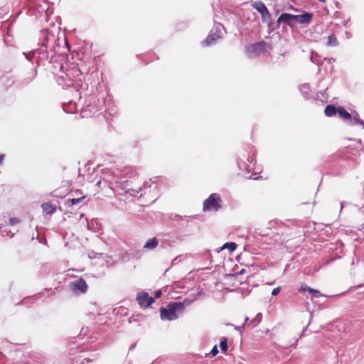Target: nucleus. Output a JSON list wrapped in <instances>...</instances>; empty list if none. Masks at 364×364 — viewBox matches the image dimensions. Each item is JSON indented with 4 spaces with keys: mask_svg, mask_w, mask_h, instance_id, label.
I'll list each match as a JSON object with an SVG mask.
<instances>
[{
    "mask_svg": "<svg viewBox=\"0 0 364 364\" xmlns=\"http://www.w3.org/2000/svg\"><path fill=\"white\" fill-rule=\"evenodd\" d=\"M185 306L182 302H171L166 307L160 309V316L162 320H174L177 318L176 312L177 311H183Z\"/></svg>",
    "mask_w": 364,
    "mask_h": 364,
    "instance_id": "f257e3e1",
    "label": "nucleus"
},
{
    "mask_svg": "<svg viewBox=\"0 0 364 364\" xmlns=\"http://www.w3.org/2000/svg\"><path fill=\"white\" fill-rule=\"evenodd\" d=\"M222 199L218 193H212L203 201V210L207 211H218L221 208Z\"/></svg>",
    "mask_w": 364,
    "mask_h": 364,
    "instance_id": "f03ea898",
    "label": "nucleus"
},
{
    "mask_svg": "<svg viewBox=\"0 0 364 364\" xmlns=\"http://www.w3.org/2000/svg\"><path fill=\"white\" fill-rule=\"evenodd\" d=\"M252 7L260 14L263 22H269L271 21V14L262 1H258L255 2L252 4Z\"/></svg>",
    "mask_w": 364,
    "mask_h": 364,
    "instance_id": "7ed1b4c3",
    "label": "nucleus"
},
{
    "mask_svg": "<svg viewBox=\"0 0 364 364\" xmlns=\"http://www.w3.org/2000/svg\"><path fill=\"white\" fill-rule=\"evenodd\" d=\"M136 299L138 304L143 308H148L154 302V298L150 296L145 291L138 293Z\"/></svg>",
    "mask_w": 364,
    "mask_h": 364,
    "instance_id": "20e7f679",
    "label": "nucleus"
},
{
    "mask_svg": "<svg viewBox=\"0 0 364 364\" xmlns=\"http://www.w3.org/2000/svg\"><path fill=\"white\" fill-rule=\"evenodd\" d=\"M284 23L291 27L294 26L295 22V15L287 13H282L277 19V23Z\"/></svg>",
    "mask_w": 364,
    "mask_h": 364,
    "instance_id": "39448f33",
    "label": "nucleus"
},
{
    "mask_svg": "<svg viewBox=\"0 0 364 364\" xmlns=\"http://www.w3.org/2000/svg\"><path fill=\"white\" fill-rule=\"evenodd\" d=\"M70 287L73 290L77 289L82 294L86 293L88 289V286H87L86 282L82 278H80V279L71 282Z\"/></svg>",
    "mask_w": 364,
    "mask_h": 364,
    "instance_id": "423d86ee",
    "label": "nucleus"
},
{
    "mask_svg": "<svg viewBox=\"0 0 364 364\" xmlns=\"http://www.w3.org/2000/svg\"><path fill=\"white\" fill-rule=\"evenodd\" d=\"M221 37L216 33L209 34L207 38L202 42L203 46H210L216 43L218 40Z\"/></svg>",
    "mask_w": 364,
    "mask_h": 364,
    "instance_id": "0eeeda50",
    "label": "nucleus"
},
{
    "mask_svg": "<svg viewBox=\"0 0 364 364\" xmlns=\"http://www.w3.org/2000/svg\"><path fill=\"white\" fill-rule=\"evenodd\" d=\"M312 19V14L305 13L301 15H295V22L300 24H308Z\"/></svg>",
    "mask_w": 364,
    "mask_h": 364,
    "instance_id": "6e6552de",
    "label": "nucleus"
},
{
    "mask_svg": "<svg viewBox=\"0 0 364 364\" xmlns=\"http://www.w3.org/2000/svg\"><path fill=\"white\" fill-rule=\"evenodd\" d=\"M263 48H264V43L263 42L258 43H255V44L250 45L247 48V51L249 53H254L255 55H258L262 50Z\"/></svg>",
    "mask_w": 364,
    "mask_h": 364,
    "instance_id": "1a4fd4ad",
    "label": "nucleus"
},
{
    "mask_svg": "<svg viewBox=\"0 0 364 364\" xmlns=\"http://www.w3.org/2000/svg\"><path fill=\"white\" fill-rule=\"evenodd\" d=\"M159 245V240L156 237L149 239L144 245V249L151 250L155 249Z\"/></svg>",
    "mask_w": 364,
    "mask_h": 364,
    "instance_id": "9d476101",
    "label": "nucleus"
},
{
    "mask_svg": "<svg viewBox=\"0 0 364 364\" xmlns=\"http://www.w3.org/2000/svg\"><path fill=\"white\" fill-rule=\"evenodd\" d=\"M41 207L43 211L49 215L53 214L56 211L55 205H53L50 202L43 203Z\"/></svg>",
    "mask_w": 364,
    "mask_h": 364,
    "instance_id": "9b49d317",
    "label": "nucleus"
},
{
    "mask_svg": "<svg viewBox=\"0 0 364 364\" xmlns=\"http://www.w3.org/2000/svg\"><path fill=\"white\" fill-rule=\"evenodd\" d=\"M82 192L80 190H76L74 192V195L77 197L75 198H72L68 200V203H70L72 205H76L82 201V199L85 198V196H82Z\"/></svg>",
    "mask_w": 364,
    "mask_h": 364,
    "instance_id": "f8f14e48",
    "label": "nucleus"
},
{
    "mask_svg": "<svg viewBox=\"0 0 364 364\" xmlns=\"http://www.w3.org/2000/svg\"><path fill=\"white\" fill-rule=\"evenodd\" d=\"M337 113L343 119L351 120V114L343 107H338Z\"/></svg>",
    "mask_w": 364,
    "mask_h": 364,
    "instance_id": "ddd939ff",
    "label": "nucleus"
},
{
    "mask_svg": "<svg viewBox=\"0 0 364 364\" xmlns=\"http://www.w3.org/2000/svg\"><path fill=\"white\" fill-rule=\"evenodd\" d=\"M337 112H338V109H336L335 107V106H333V105H327L324 109V113H325L326 116L329 117L336 115Z\"/></svg>",
    "mask_w": 364,
    "mask_h": 364,
    "instance_id": "4468645a",
    "label": "nucleus"
},
{
    "mask_svg": "<svg viewBox=\"0 0 364 364\" xmlns=\"http://www.w3.org/2000/svg\"><path fill=\"white\" fill-rule=\"evenodd\" d=\"M314 205L312 203H307L302 204L301 206V211L304 212V210H306V213H304L307 215H310L313 212Z\"/></svg>",
    "mask_w": 364,
    "mask_h": 364,
    "instance_id": "2eb2a0df",
    "label": "nucleus"
},
{
    "mask_svg": "<svg viewBox=\"0 0 364 364\" xmlns=\"http://www.w3.org/2000/svg\"><path fill=\"white\" fill-rule=\"evenodd\" d=\"M338 44L337 38L334 34L330 35L328 37V42L326 45L328 46H336Z\"/></svg>",
    "mask_w": 364,
    "mask_h": 364,
    "instance_id": "dca6fc26",
    "label": "nucleus"
},
{
    "mask_svg": "<svg viewBox=\"0 0 364 364\" xmlns=\"http://www.w3.org/2000/svg\"><path fill=\"white\" fill-rule=\"evenodd\" d=\"M220 347L223 353H226L228 350V339L225 337H223L220 342Z\"/></svg>",
    "mask_w": 364,
    "mask_h": 364,
    "instance_id": "f3484780",
    "label": "nucleus"
},
{
    "mask_svg": "<svg viewBox=\"0 0 364 364\" xmlns=\"http://www.w3.org/2000/svg\"><path fill=\"white\" fill-rule=\"evenodd\" d=\"M237 247V245L235 242H227L223 247L222 250L228 249L230 252H233Z\"/></svg>",
    "mask_w": 364,
    "mask_h": 364,
    "instance_id": "a211bd4d",
    "label": "nucleus"
},
{
    "mask_svg": "<svg viewBox=\"0 0 364 364\" xmlns=\"http://www.w3.org/2000/svg\"><path fill=\"white\" fill-rule=\"evenodd\" d=\"M283 225H284V223L282 222L279 223V222H277L276 220H271L268 223V228H267L269 229V230H272V229L276 228L277 226L282 227Z\"/></svg>",
    "mask_w": 364,
    "mask_h": 364,
    "instance_id": "6ab92c4d",
    "label": "nucleus"
},
{
    "mask_svg": "<svg viewBox=\"0 0 364 364\" xmlns=\"http://www.w3.org/2000/svg\"><path fill=\"white\" fill-rule=\"evenodd\" d=\"M308 291L310 294H311L313 295V296H314V297H317L318 296V294H319V291L314 289H312L311 287H309L308 289Z\"/></svg>",
    "mask_w": 364,
    "mask_h": 364,
    "instance_id": "aec40b11",
    "label": "nucleus"
},
{
    "mask_svg": "<svg viewBox=\"0 0 364 364\" xmlns=\"http://www.w3.org/2000/svg\"><path fill=\"white\" fill-rule=\"evenodd\" d=\"M21 222V220L18 218H10V224L11 225H15L18 224Z\"/></svg>",
    "mask_w": 364,
    "mask_h": 364,
    "instance_id": "412c9836",
    "label": "nucleus"
},
{
    "mask_svg": "<svg viewBox=\"0 0 364 364\" xmlns=\"http://www.w3.org/2000/svg\"><path fill=\"white\" fill-rule=\"evenodd\" d=\"M309 288V287H308L306 284L303 283L301 284L300 291H308Z\"/></svg>",
    "mask_w": 364,
    "mask_h": 364,
    "instance_id": "4be33fe9",
    "label": "nucleus"
},
{
    "mask_svg": "<svg viewBox=\"0 0 364 364\" xmlns=\"http://www.w3.org/2000/svg\"><path fill=\"white\" fill-rule=\"evenodd\" d=\"M281 290V288L280 287H277V288H274L272 291V296H277L279 291Z\"/></svg>",
    "mask_w": 364,
    "mask_h": 364,
    "instance_id": "5701e85b",
    "label": "nucleus"
},
{
    "mask_svg": "<svg viewBox=\"0 0 364 364\" xmlns=\"http://www.w3.org/2000/svg\"><path fill=\"white\" fill-rule=\"evenodd\" d=\"M210 353L213 355V356H215V355L218 353V348H217V346H215L212 348V350H211V351H210Z\"/></svg>",
    "mask_w": 364,
    "mask_h": 364,
    "instance_id": "b1692460",
    "label": "nucleus"
},
{
    "mask_svg": "<svg viewBox=\"0 0 364 364\" xmlns=\"http://www.w3.org/2000/svg\"><path fill=\"white\" fill-rule=\"evenodd\" d=\"M162 294L161 290H157L154 292V299L160 298Z\"/></svg>",
    "mask_w": 364,
    "mask_h": 364,
    "instance_id": "393cba45",
    "label": "nucleus"
},
{
    "mask_svg": "<svg viewBox=\"0 0 364 364\" xmlns=\"http://www.w3.org/2000/svg\"><path fill=\"white\" fill-rule=\"evenodd\" d=\"M4 159V154H0V164H1V163L3 162Z\"/></svg>",
    "mask_w": 364,
    "mask_h": 364,
    "instance_id": "a878e982",
    "label": "nucleus"
},
{
    "mask_svg": "<svg viewBox=\"0 0 364 364\" xmlns=\"http://www.w3.org/2000/svg\"><path fill=\"white\" fill-rule=\"evenodd\" d=\"M100 184H101V181L100 180V181H98L97 182L96 185H97L98 187H100Z\"/></svg>",
    "mask_w": 364,
    "mask_h": 364,
    "instance_id": "bb28decb",
    "label": "nucleus"
},
{
    "mask_svg": "<svg viewBox=\"0 0 364 364\" xmlns=\"http://www.w3.org/2000/svg\"><path fill=\"white\" fill-rule=\"evenodd\" d=\"M354 120H356L357 122H360V124H364L363 122H360V120H357L356 118H354Z\"/></svg>",
    "mask_w": 364,
    "mask_h": 364,
    "instance_id": "cd10ccee",
    "label": "nucleus"
},
{
    "mask_svg": "<svg viewBox=\"0 0 364 364\" xmlns=\"http://www.w3.org/2000/svg\"><path fill=\"white\" fill-rule=\"evenodd\" d=\"M259 234H260L261 235H263V236H265L267 234H262L261 232H259Z\"/></svg>",
    "mask_w": 364,
    "mask_h": 364,
    "instance_id": "c85d7f7f",
    "label": "nucleus"
},
{
    "mask_svg": "<svg viewBox=\"0 0 364 364\" xmlns=\"http://www.w3.org/2000/svg\"><path fill=\"white\" fill-rule=\"evenodd\" d=\"M82 218H84V214H81L80 215Z\"/></svg>",
    "mask_w": 364,
    "mask_h": 364,
    "instance_id": "c756f323",
    "label": "nucleus"
}]
</instances>
